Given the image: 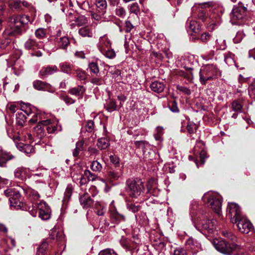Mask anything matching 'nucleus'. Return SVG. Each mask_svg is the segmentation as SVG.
<instances>
[{
	"mask_svg": "<svg viewBox=\"0 0 255 255\" xmlns=\"http://www.w3.org/2000/svg\"><path fill=\"white\" fill-rule=\"evenodd\" d=\"M221 72L216 65L207 64L202 67L199 72V81L202 85H206L208 81L221 76Z\"/></svg>",
	"mask_w": 255,
	"mask_h": 255,
	"instance_id": "obj_1",
	"label": "nucleus"
},
{
	"mask_svg": "<svg viewBox=\"0 0 255 255\" xmlns=\"http://www.w3.org/2000/svg\"><path fill=\"white\" fill-rule=\"evenodd\" d=\"M38 120H41L48 133H53L58 130V122L48 118V115L43 114H35L29 121L30 123H35Z\"/></svg>",
	"mask_w": 255,
	"mask_h": 255,
	"instance_id": "obj_2",
	"label": "nucleus"
},
{
	"mask_svg": "<svg viewBox=\"0 0 255 255\" xmlns=\"http://www.w3.org/2000/svg\"><path fill=\"white\" fill-rule=\"evenodd\" d=\"M212 244L215 248L221 253L226 255H232L235 251H238L241 247L234 243H229L224 240L213 239Z\"/></svg>",
	"mask_w": 255,
	"mask_h": 255,
	"instance_id": "obj_3",
	"label": "nucleus"
},
{
	"mask_svg": "<svg viewBox=\"0 0 255 255\" xmlns=\"http://www.w3.org/2000/svg\"><path fill=\"white\" fill-rule=\"evenodd\" d=\"M231 22L233 24H242L247 19V8L243 6L241 1L238 5H235L230 14Z\"/></svg>",
	"mask_w": 255,
	"mask_h": 255,
	"instance_id": "obj_4",
	"label": "nucleus"
},
{
	"mask_svg": "<svg viewBox=\"0 0 255 255\" xmlns=\"http://www.w3.org/2000/svg\"><path fill=\"white\" fill-rule=\"evenodd\" d=\"M228 216L232 223H251L247 218L241 213L240 208L236 203H231L227 207Z\"/></svg>",
	"mask_w": 255,
	"mask_h": 255,
	"instance_id": "obj_5",
	"label": "nucleus"
},
{
	"mask_svg": "<svg viewBox=\"0 0 255 255\" xmlns=\"http://www.w3.org/2000/svg\"><path fill=\"white\" fill-rule=\"evenodd\" d=\"M143 190V183L140 180L128 179L127 180L126 190L130 197L137 198Z\"/></svg>",
	"mask_w": 255,
	"mask_h": 255,
	"instance_id": "obj_6",
	"label": "nucleus"
},
{
	"mask_svg": "<svg viewBox=\"0 0 255 255\" xmlns=\"http://www.w3.org/2000/svg\"><path fill=\"white\" fill-rule=\"evenodd\" d=\"M204 198L207 199L208 203L215 212L218 215H220L222 203V198L221 196L216 193H211L206 195Z\"/></svg>",
	"mask_w": 255,
	"mask_h": 255,
	"instance_id": "obj_7",
	"label": "nucleus"
},
{
	"mask_svg": "<svg viewBox=\"0 0 255 255\" xmlns=\"http://www.w3.org/2000/svg\"><path fill=\"white\" fill-rule=\"evenodd\" d=\"M111 42L106 37H101L98 47L101 52L106 57L112 59L115 57V51L110 48Z\"/></svg>",
	"mask_w": 255,
	"mask_h": 255,
	"instance_id": "obj_8",
	"label": "nucleus"
},
{
	"mask_svg": "<svg viewBox=\"0 0 255 255\" xmlns=\"http://www.w3.org/2000/svg\"><path fill=\"white\" fill-rule=\"evenodd\" d=\"M39 210V217L43 221H46L50 218L51 210L45 202L40 201L39 203H35Z\"/></svg>",
	"mask_w": 255,
	"mask_h": 255,
	"instance_id": "obj_9",
	"label": "nucleus"
},
{
	"mask_svg": "<svg viewBox=\"0 0 255 255\" xmlns=\"http://www.w3.org/2000/svg\"><path fill=\"white\" fill-rule=\"evenodd\" d=\"M109 212L110 214V217L114 221L118 222H125L126 219L125 216L120 214L115 205V202L112 201L109 206Z\"/></svg>",
	"mask_w": 255,
	"mask_h": 255,
	"instance_id": "obj_10",
	"label": "nucleus"
},
{
	"mask_svg": "<svg viewBox=\"0 0 255 255\" xmlns=\"http://www.w3.org/2000/svg\"><path fill=\"white\" fill-rule=\"evenodd\" d=\"M194 227L204 235L214 234L217 231L214 224H194Z\"/></svg>",
	"mask_w": 255,
	"mask_h": 255,
	"instance_id": "obj_11",
	"label": "nucleus"
},
{
	"mask_svg": "<svg viewBox=\"0 0 255 255\" xmlns=\"http://www.w3.org/2000/svg\"><path fill=\"white\" fill-rule=\"evenodd\" d=\"M22 30L19 24H15L14 22L11 24L9 28H7L3 32L4 35L16 36L21 34Z\"/></svg>",
	"mask_w": 255,
	"mask_h": 255,
	"instance_id": "obj_12",
	"label": "nucleus"
},
{
	"mask_svg": "<svg viewBox=\"0 0 255 255\" xmlns=\"http://www.w3.org/2000/svg\"><path fill=\"white\" fill-rule=\"evenodd\" d=\"M5 196L9 197V201L12 199L17 200L20 199V191L17 188H8L4 192Z\"/></svg>",
	"mask_w": 255,
	"mask_h": 255,
	"instance_id": "obj_13",
	"label": "nucleus"
},
{
	"mask_svg": "<svg viewBox=\"0 0 255 255\" xmlns=\"http://www.w3.org/2000/svg\"><path fill=\"white\" fill-rule=\"evenodd\" d=\"M58 68L56 66H48L42 67L39 71V76L43 78L47 77L58 71Z\"/></svg>",
	"mask_w": 255,
	"mask_h": 255,
	"instance_id": "obj_14",
	"label": "nucleus"
},
{
	"mask_svg": "<svg viewBox=\"0 0 255 255\" xmlns=\"http://www.w3.org/2000/svg\"><path fill=\"white\" fill-rule=\"evenodd\" d=\"M196 210V206H193L191 209L190 215L192 218V222L196 223V222L206 221L207 216H204L201 213H197Z\"/></svg>",
	"mask_w": 255,
	"mask_h": 255,
	"instance_id": "obj_15",
	"label": "nucleus"
},
{
	"mask_svg": "<svg viewBox=\"0 0 255 255\" xmlns=\"http://www.w3.org/2000/svg\"><path fill=\"white\" fill-rule=\"evenodd\" d=\"M80 202L84 208H88L93 206L94 201L89 194L85 193L80 197Z\"/></svg>",
	"mask_w": 255,
	"mask_h": 255,
	"instance_id": "obj_16",
	"label": "nucleus"
},
{
	"mask_svg": "<svg viewBox=\"0 0 255 255\" xmlns=\"http://www.w3.org/2000/svg\"><path fill=\"white\" fill-rule=\"evenodd\" d=\"M29 169L23 167H17L14 170V174L16 178L21 180H24L28 176Z\"/></svg>",
	"mask_w": 255,
	"mask_h": 255,
	"instance_id": "obj_17",
	"label": "nucleus"
},
{
	"mask_svg": "<svg viewBox=\"0 0 255 255\" xmlns=\"http://www.w3.org/2000/svg\"><path fill=\"white\" fill-rule=\"evenodd\" d=\"M56 44L59 48L66 50L70 44L69 39L67 36L57 37L55 39Z\"/></svg>",
	"mask_w": 255,
	"mask_h": 255,
	"instance_id": "obj_18",
	"label": "nucleus"
},
{
	"mask_svg": "<svg viewBox=\"0 0 255 255\" xmlns=\"http://www.w3.org/2000/svg\"><path fill=\"white\" fill-rule=\"evenodd\" d=\"M41 46L40 42H37L34 39L31 38H28L24 44V47L27 50H35L40 48Z\"/></svg>",
	"mask_w": 255,
	"mask_h": 255,
	"instance_id": "obj_19",
	"label": "nucleus"
},
{
	"mask_svg": "<svg viewBox=\"0 0 255 255\" xmlns=\"http://www.w3.org/2000/svg\"><path fill=\"white\" fill-rule=\"evenodd\" d=\"M33 86L34 89L37 90L42 91L48 90L50 88V86L48 83L38 80L33 82Z\"/></svg>",
	"mask_w": 255,
	"mask_h": 255,
	"instance_id": "obj_20",
	"label": "nucleus"
},
{
	"mask_svg": "<svg viewBox=\"0 0 255 255\" xmlns=\"http://www.w3.org/2000/svg\"><path fill=\"white\" fill-rule=\"evenodd\" d=\"M85 92V88L83 86H78L70 89L68 91L69 93L72 95L79 97L80 98L83 97V95Z\"/></svg>",
	"mask_w": 255,
	"mask_h": 255,
	"instance_id": "obj_21",
	"label": "nucleus"
},
{
	"mask_svg": "<svg viewBox=\"0 0 255 255\" xmlns=\"http://www.w3.org/2000/svg\"><path fill=\"white\" fill-rule=\"evenodd\" d=\"M150 87L154 92L160 93L163 91L165 88V84L162 82L156 81L150 84Z\"/></svg>",
	"mask_w": 255,
	"mask_h": 255,
	"instance_id": "obj_22",
	"label": "nucleus"
},
{
	"mask_svg": "<svg viewBox=\"0 0 255 255\" xmlns=\"http://www.w3.org/2000/svg\"><path fill=\"white\" fill-rule=\"evenodd\" d=\"M38 125L34 128V132L36 134L39 138H42L45 135V128L43 124L41 123V120H38Z\"/></svg>",
	"mask_w": 255,
	"mask_h": 255,
	"instance_id": "obj_23",
	"label": "nucleus"
},
{
	"mask_svg": "<svg viewBox=\"0 0 255 255\" xmlns=\"http://www.w3.org/2000/svg\"><path fill=\"white\" fill-rule=\"evenodd\" d=\"M30 21L29 17L26 15H17L13 19V22L19 24L20 26L27 24Z\"/></svg>",
	"mask_w": 255,
	"mask_h": 255,
	"instance_id": "obj_24",
	"label": "nucleus"
},
{
	"mask_svg": "<svg viewBox=\"0 0 255 255\" xmlns=\"http://www.w3.org/2000/svg\"><path fill=\"white\" fill-rule=\"evenodd\" d=\"M121 176V172L119 170H110L107 172V178L110 182L117 181Z\"/></svg>",
	"mask_w": 255,
	"mask_h": 255,
	"instance_id": "obj_25",
	"label": "nucleus"
},
{
	"mask_svg": "<svg viewBox=\"0 0 255 255\" xmlns=\"http://www.w3.org/2000/svg\"><path fill=\"white\" fill-rule=\"evenodd\" d=\"M199 5L201 8H204L206 7H212L214 9H216V8H218L219 9H220V10L222 13L224 11V9L221 5L216 3L214 1H208L203 3H199Z\"/></svg>",
	"mask_w": 255,
	"mask_h": 255,
	"instance_id": "obj_26",
	"label": "nucleus"
},
{
	"mask_svg": "<svg viewBox=\"0 0 255 255\" xmlns=\"http://www.w3.org/2000/svg\"><path fill=\"white\" fill-rule=\"evenodd\" d=\"M96 5L98 10L101 15H104L106 11L107 3L106 0H96Z\"/></svg>",
	"mask_w": 255,
	"mask_h": 255,
	"instance_id": "obj_27",
	"label": "nucleus"
},
{
	"mask_svg": "<svg viewBox=\"0 0 255 255\" xmlns=\"http://www.w3.org/2000/svg\"><path fill=\"white\" fill-rule=\"evenodd\" d=\"M236 226L239 231L243 234H248L254 230L253 224H236Z\"/></svg>",
	"mask_w": 255,
	"mask_h": 255,
	"instance_id": "obj_28",
	"label": "nucleus"
},
{
	"mask_svg": "<svg viewBox=\"0 0 255 255\" xmlns=\"http://www.w3.org/2000/svg\"><path fill=\"white\" fill-rule=\"evenodd\" d=\"M16 146L20 150L24 152L26 154L34 152V148L33 146L30 144L20 143L18 145H16Z\"/></svg>",
	"mask_w": 255,
	"mask_h": 255,
	"instance_id": "obj_29",
	"label": "nucleus"
},
{
	"mask_svg": "<svg viewBox=\"0 0 255 255\" xmlns=\"http://www.w3.org/2000/svg\"><path fill=\"white\" fill-rule=\"evenodd\" d=\"M105 108L108 112L111 113L115 111L117 109V103L113 100L110 99L105 105Z\"/></svg>",
	"mask_w": 255,
	"mask_h": 255,
	"instance_id": "obj_30",
	"label": "nucleus"
},
{
	"mask_svg": "<svg viewBox=\"0 0 255 255\" xmlns=\"http://www.w3.org/2000/svg\"><path fill=\"white\" fill-rule=\"evenodd\" d=\"M48 247V242H47L46 240H44L37 249L36 255H45Z\"/></svg>",
	"mask_w": 255,
	"mask_h": 255,
	"instance_id": "obj_31",
	"label": "nucleus"
},
{
	"mask_svg": "<svg viewBox=\"0 0 255 255\" xmlns=\"http://www.w3.org/2000/svg\"><path fill=\"white\" fill-rule=\"evenodd\" d=\"M79 33L83 37H92L93 33L91 29L88 26L81 28L79 30Z\"/></svg>",
	"mask_w": 255,
	"mask_h": 255,
	"instance_id": "obj_32",
	"label": "nucleus"
},
{
	"mask_svg": "<svg viewBox=\"0 0 255 255\" xmlns=\"http://www.w3.org/2000/svg\"><path fill=\"white\" fill-rule=\"evenodd\" d=\"M127 208L128 211L135 213L140 210L141 206L139 205H136L134 203L128 202L127 203Z\"/></svg>",
	"mask_w": 255,
	"mask_h": 255,
	"instance_id": "obj_33",
	"label": "nucleus"
},
{
	"mask_svg": "<svg viewBox=\"0 0 255 255\" xmlns=\"http://www.w3.org/2000/svg\"><path fill=\"white\" fill-rule=\"evenodd\" d=\"M186 244L189 246L190 247L193 249H195L196 248L200 249L201 247V244L193 238H189L186 241Z\"/></svg>",
	"mask_w": 255,
	"mask_h": 255,
	"instance_id": "obj_34",
	"label": "nucleus"
},
{
	"mask_svg": "<svg viewBox=\"0 0 255 255\" xmlns=\"http://www.w3.org/2000/svg\"><path fill=\"white\" fill-rule=\"evenodd\" d=\"M97 145L100 149H105L110 145L109 141L106 138H101L98 139Z\"/></svg>",
	"mask_w": 255,
	"mask_h": 255,
	"instance_id": "obj_35",
	"label": "nucleus"
},
{
	"mask_svg": "<svg viewBox=\"0 0 255 255\" xmlns=\"http://www.w3.org/2000/svg\"><path fill=\"white\" fill-rule=\"evenodd\" d=\"M143 155L145 160L151 161L153 159L156 154L155 152L153 150H143Z\"/></svg>",
	"mask_w": 255,
	"mask_h": 255,
	"instance_id": "obj_36",
	"label": "nucleus"
},
{
	"mask_svg": "<svg viewBox=\"0 0 255 255\" xmlns=\"http://www.w3.org/2000/svg\"><path fill=\"white\" fill-rule=\"evenodd\" d=\"M134 144L137 148L141 149L143 152V150H146L145 149L149 146L148 142L144 140L135 141Z\"/></svg>",
	"mask_w": 255,
	"mask_h": 255,
	"instance_id": "obj_37",
	"label": "nucleus"
},
{
	"mask_svg": "<svg viewBox=\"0 0 255 255\" xmlns=\"http://www.w3.org/2000/svg\"><path fill=\"white\" fill-rule=\"evenodd\" d=\"M91 169L94 172H100L102 169V164L97 160H94L90 165Z\"/></svg>",
	"mask_w": 255,
	"mask_h": 255,
	"instance_id": "obj_38",
	"label": "nucleus"
},
{
	"mask_svg": "<svg viewBox=\"0 0 255 255\" xmlns=\"http://www.w3.org/2000/svg\"><path fill=\"white\" fill-rule=\"evenodd\" d=\"M7 35H4L3 34V39L0 41V48L1 49H5L9 46L11 40L10 38L6 37Z\"/></svg>",
	"mask_w": 255,
	"mask_h": 255,
	"instance_id": "obj_39",
	"label": "nucleus"
},
{
	"mask_svg": "<svg viewBox=\"0 0 255 255\" xmlns=\"http://www.w3.org/2000/svg\"><path fill=\"white\" fill-rule=\"evenodd\" d=\"M75 22L77 25L80 26L87 24L88 20L85 16L80 15L75 18Z\"/></svg>",
	"mask_w": 255,
	"mask_h": 255,
	"instance_id": "obj_40",
	"label": "nucleus"
},
{
	"mask_svg": "<svg viewBox=\"0 0 255 255\" xmlns=\"http://www.w3.org/2000/svg\"><path fill=\"white\" fill-rule=\"evenodd\" d=\"M46 29L43 28H39L35 31V35L38 39H42L45 37Z\"/></svg>",
	"mask_w": 255,
	"mask_h": 255,
	"instance_id": "obj_41",
	"label": "nucleus"
},
{
	"mask_svg": "<svg viewBox=\"0 0 255 255\" xmlns=\"http://www.w3.org/2000/svg\"><path fill=\"white\" fill-rule=\"evenodd\" d=\"M60 67L61 71L67 74L70 73L72 70L70 64L66 62L61 63Z\"/></svg>",
	"mask_w": 255,
	"mask_h": 255,
	"instance_id": "obj_42",
	"label": "nucleus"
},
{
	"mask_svg": "<svg viewBox=\"0 0 255 255\" xmlns=\"http://www.w3.org/2000/svg\"><path fill=\"white\" fill-rule=\"evenodd\" d=\"M188 27L192 32L197 33L199 32V25L196 21H190Z\"/></svg>",
	"mask_w": 255,
	"mask_h": 255,
	"instance_id": "obj_43",
	"label": "nucleus"
},
{
	"mask_svg": "<svg viewBox=\"0 0 255 255\" xmlns=\"http://www.w3.org/2000/svg\"><path fill=\"white\" fill-rule=\"evenodd\" d=\"M232 109L234 111L239 113L242 112V105L237 101H234L232 105Z\"/></svg>",
	"mask_w": 255,
	"mask_h": 255,
	"instance_id": "obj_44",
	"label": "nucleus"
},
{
	"mask_svg": "<svg viewBox=\"0 0 255 255\" xmlns=\"http://www.w3.org/2000/svg\"><path fill=\"white\" fill-rule=\"evenodd\" d=\"M10 206L13 207L14 209H19L21 208L22 203L20 202V199L14 200L11 199L9 201Z\"/></svg>",
	"mask_w": 255,
	"mask_h": 255,
	"instance_id": "obj_45",
	"label": "nucleus"
},
{
	"mask_svg": "<svg viewBox=\"0 0 255 255\" xmlns=\"http://www.w3.org/2000/svg\"><path fill=\"white\" fill-rule=\"evenodd\" d=\"M169 109L173 113H178L179 110L177 107V104L175 100L170 101L168 103Z\"/></svg>",
	"mask_w": 255,
	"mask_h": 255,
	"instance_id": "obj_46",
	"label": "nucleus"
},
{
	"mask_svg": "<svg viewBox=\"0 0 255 255\" xmlns=\"http://www.w3.org/2000/svg\"><path fill=\"white\" fill-rule=\"evenodd\" d=\"M22 110L27 115L30 116L32 115V117H33L35 114H38V113H34L32 112V109L29 105H25V108L24 107H22ZM38 114H42V113H38ZM31 117V119H32Z\"/></svg>",
	"mask_w": 255,
	"mask_h": 255,
	"instance_id": "obj_47",
	"label": "nucleus"
},
{
	"mask_svg": "<svg viewBox=\"0 0 255 255\" xmlns=\"http://www.w3.org/2000/svg\"><path fill=\"white\" fill-rule=\"evenodd\" d=\"M248 93L250 97L255 96V79H252L248 88Z\"/></svg>",
	"mask_w": 255,
	"mask_h": 255,
	"instance_id": "obj_48",
	"label": "nucleus"
},
{
	"mask_svg": "<svg viewBox=\"0 0 255 255\" xmlns=\"http://www.w3.org/2000/svg\"><path fill=\"white\" fill-rule=\"evenodd\" d=\"M84 175L87 178L88 181H94L97 178V176L94 173H92L89 170L84 171Z\"/></svg>",
	"mask_w": 255,
	"mask_h": 255,
	"instance_id": "obj_49",
	"label": "nucleus"
},
{
	"mask_svg": "<svg viewBox=\"0 0 255 255\" xmlns=\"http://www.w3.org/2000/svg\"><path fill=\"white\" fill-rule=\"evenodd\" d=\"M4 242L7 247L10 249H12L16 246L15 241L11 237H7L5 239Z\"/></svg>",
	"mask_w": 255,
	"mask_h": 255,
	"instance_id": "obj_50",
	"label": "nucleus"
},
{
	"mask_svg": "<svg viewBox=\"0 0 255 255\" xmlns=\"http://www.w3.org/2000/svg\"><path fill=\"white\" fill-rule=\"evenodd\" d=\"M26 117L22 113H18L17 114H16V121L19 125L23 126Z\"/></svg>",
	"mask_w": 255,
	"mask_h": 255,
	"instance_id": "obj_51",
	"label": "nucleus"
},
{
	"mask_svg": "<svg viewBox=\"0 0 255 255\" xmlns=\"http://www.w3.org/2000/svg\"><path fill=\"white\" fill-rule=\"evenodd\" d=\"M186 129L189 133H193L196 131L197 126L194 123L189 122L186 126Z\"/></svg>",
	"mask_w": 255,
	"mask_h": 255,
	"instance_id": "obj_52",
	"label": "nucleus"
},
{
	"mask_svg": "<svg viewBox=\"0 0 255 255\" xmlns=\"http://www.w3.org/2000/svg\"><path fill=\"white\" fill-rule=\"evenodd\" d=\"M116 14L117 16L124 18L126 16V11L124 8L120 6L116 8Z\"/></svg>",
	"mask_w": 255,
	"mask_h": 255,
	"instance_id": "obj_53",
	"label": "nucleus"
},
{
	"mask_svg": "<svg viewBox=\"0 0 255 255\" xmlns=\"http://www.w3.org/2000/svg\"><path fill=\"white\" fill-rule=\"evenodd\" d=\"M89 68L90 71L94 74H98L99 72V69L98 64L95 62L90 63L89 64Z\"/></svg>",
	"mask_w": 255,
	"mask_h": 255,
	"instance_id": "obj_54",
	"label": "nucleus"
},
{
	"mask_svg": "<svg viewBox=\"0 0 255 255\" xmlns=\"http://www.w3.org/2000/svg\"><path fill=\"white\" fill-rule=\"evenodd\" d=\"M72 193V189L71 186L68 185L64 192V200L68 201L70 198Z\"/></svg>",
	"mask_w": 255,
	"mask_h": 255,
	"instance_id": "obj_55",
	"label": "nucleus"
},
{
	"mask_svg": "<svg viewBox=\"0 0 255 255\" xmlns=\"http://www.w3.org/2000/svg\"><path fill=\"white\" fill-rule=\"evenodd\" d=\"M245 36V34L242 31H238L236 36L234 38L233 41L235 43H240L241 40L243 39L244 37Z\"/></svg>",
	"mask_w": 255,
	"mask_h": 255,
	"instance_id": "obj_56",
	"label": "nucleus"
},
{
	"mask_svg": "<svg viewBox=\"0 0 255 255\" xmlns=\"http://www.w3.org/2000/svg\"><path fill=\"white\" fill-rule=\"evenodd\" d=\"M129 9L131 13H133L136 15L139 12V7L136 2L132 3L130 6Z\"/></svg>",
	"mask_w": 255,
	"mask_h": 255,
	"instance_id": "obj_57",
	"label": "nucleus"
},
{
	"mask_svg": "<svg viewBox=\"0 0 255 255\" xmlns=\"http://www.w3.org/2000/svg\"><path fill=\"white\" fill-rule=\"evenodd\" d=\"M94 128V123L92 120L88 121L85 127V130L88 132H91Z\"/></svg>",
	"mask_w": 255,
	"mask_h": 255,
	"instance_id": "obj_58",
	"label": "nucleus"
},
{
	"mask_svg": "<svg viewBox=\"0 0 255 255\" xmlns=\"http://www.w3.org/2000/svg\"><path fill=\"white\" fill-rule=\"evenodd\" d=\"M192 69V68H190L189 71H188L187 72H183L182 74V76L189 81H191L193 79V74L191 71Z\"/></svg>",
	"mask_w": 255,
	"mask_h": 255,
	"instance_id": "obj_59",
	"label": "nucleus"
},
{
	"mask_svg": "<svg viewBox=\"0 0 255 255\" xmlns=\"http://www.w3.org/2000/svg\"><path fill=\"white\" fill-rule=\"evenodd\" d=\"M60 99L64 101L67 104H72L75 103V100L66 95H62Z\"/></svg>",
	"mask_w": 255,
	"mask_h": 255,
	"instance_id": "obj_60",
	"label": "nucleus"
},
{
	"mask_svg": "<svg viewBox=\"0 0 255 255\" xmlns=\"http://www.w3.org/2000/svg\"><path fill=\"white\" fill-rule=\"evenodd\" d=\"M176 88L178 90L185 93L186 95H189L191 94V90L186 87L177 85L176 86Z\"/></svg>",
	"mask_w": 255,
	"mask_h": 255,
	"instance_id": "obj_61",
	"label": "nucleus"
},
{
	"mask_svg": "<svg viewBox=\"0 0 255 255\" xmlns=\"http://www.w3.org/2000/svg\"><path fill=\"white\" fill-rule=\"evenodd\" d=\"M173 255H187V253L184 249L177 248L175 249Z\"/></svg>",
	"mask_w": 255,
	"mask_h": 255,
	"instance_id": "obj_62",
	"label": "nucleus"
},
{
	"mask_svg": "<svg viewBox=\"0 0 255 255\" xmlns=\"http://www.w3.org/2000/svg\"><path fill=\"white\" fill-rule=\"evenodd\" d=\"M198 18L203 21H205L207 17V14L204 10H199L197 15Z\"/></svg>",
	"mask_w": 255,
	"mask_h": 255,
	"instance_id": "obj_63",
	"label": "nucleus"
},
{
	"mask_svg": "<svg viewBox=\"0 0 255 255\" xmlns=\"http://www.w3.org/2000/svg\"><path fill=\"white\" fill-rule=\"evenodd\" d=\"M99 255H117V254L113 250L110 249H106L102 251Z\"/></svg>",
	"mask_w": 255,
	"mask_h": 255,
	"instance_id": "obj_64",
	"label": "nucleus"
}]
</instances>
